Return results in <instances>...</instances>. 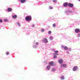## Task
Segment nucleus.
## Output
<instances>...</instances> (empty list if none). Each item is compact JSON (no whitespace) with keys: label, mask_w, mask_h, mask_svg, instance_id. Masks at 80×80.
<instances>
[{"label":"nucleus","mask_w":80,"mask_h":80,"mask_svg":"<svg viewBox=\"0 0 80 80\" xmlns=\"http://www.w3.org/2000/svg\"><path fill=\"white\" fill-rule=\"evenodd\" d=\"M53 58H57V56L55 55V56H54Z\"/></svg>","instance_id":"a878e982"},{"label":"nucleus","mask_w":80,"mask_h":80,"mask_svg":"<svg viewBox=\"0 0 80 80\" xmlns=\"http://www.w3.org/2000/svg\"><path fill=\"white\" fill-rule=\"evenodd\" d=\"M59 63H60V60H59Z\"/></svg>","instance_id":"2f4dec72"},{"label":"nucleus","mask_w":80,"mask_h":80,"mask_svg":"<svg viewBox=\"0 0 80 80\" xmlns=\"http://www.w3.org/2000/svg\"><path fill=\"white\" fill-rule=\"evenodd\" d=\"M52 33V32L50 31H49L48 32V33L49 34H50V33Z\"/></svg>","instance_id":"393cba45"},{"label":"nucleus","mask_w":80,"mask_h":80,"mask_svg":"<svg viewBox=\"0 0 80 80\" xmlns=\"http://www.w3.org/2000/svg\"><path fill=\"white\" fill-rule=\"evenodd\" d=\"M77 68H78L77 66H74L72 69V70L74 71H76L77 70Z\"/></svg>","instance_id":"39448f33"},{"label":"nucleus","mask_w":80,"mask_h":80,"mask_svg":"<svg viewBox=\"0 0 80 80\" xmlns=\"http://www.w3.org/2000/svg\"><path fill=\"white\" fill-rule=\"evenodd\" d=\"M36 45H38V42H37L36 43Z\"/></svg>","instance_id":"c756f323"},{"label":"nucleus","mask_w":80,"mask_h":80,"mask_svg":"<svg viewBox=\"0 0 80 80\" xmlns=\"http://www.w3.org/2000/svg\"><path fill=\"white\" fill-rule=\"evenodd\" d=\"M12 10V9L10 8H8L7 9L8 12H11Z\"/></svg>","instance_id":"1a4fd4ad"},{"label":"nucleus","mask_w":80,"mask_h":80,"mask_svg":"<svg viewBox=\"0 0 80 80\" xmlns=\"http://www.w3.org/2000/svg\"><path fill=\"white\" fill-rule=\"evenodd\" d=\"M64 50H68V48L67 46H65L64 47Z\"/></svg>","instance_id":"f8f14e48"},{"label":"nucleus","mask_w":80,"mask_h":80,"mask_svg":"<svg viewBox=\"0 0 80 80\" xmlns=\"http://www.w3.org/2000/svg\"><path fill=\"white\" fill-rule=\"evenodd\" d=\"M52 26L53 27H56V24H55V23H54L52 25Z\"/></svg>","instance_id":"dca6fc26"},{"label":"nucleus","mask_w":80,"mask_h":80,"mask_svg":"<svg viewBox=\"0 0 80 80\" xmlns=\"http://www.w3.org/2000/svg\"><path fill=\"white\" fill-rule=\"evenodd\" d=\"M17 25H18V26H19V27H20V24H19V23L18 22L17 23Z\"/></svg>","instance_id":"5701e85b"},{"label":"nucleus","mask_w":80,"mask_h":80,"mask_svg":"<svg viewBox=\"0 0 80 80\" xmlns=\"http://www.w3.org/2000/svg\"><path fill=\"white\" fill-rule=\"evenodd\" d=\"M52 72H54L55 70V69L53 68H52Z\"/></svg>","instance_id":"6ab92c4d"},{"label":"nucleus","mask_w":80,"mask_h":80,"mask_svg":"<svg viewBox=\"0 0 80 80\" xmlns=\"http://www.w3.org/2000/svg\"><path fill=\"white\" fill-rule=\"evenodd\" d=\"M78 36L79 37H80V35L79 34H78Z\"/></svg>","instance_id":"473e14b6"},{"label":"nucleus","mask_w":80,"mask_h":80,"mask_svg":"<svg viewBox=\"0 0 80 80\" xmlns=\"http://www.w3.org/2000/svg\"><path fill=\"white\" fill-rule=\"evenodd\" d=\"M49 65L52 66H55V65H56V64L55 63H54L53 62L51 61L49 62Z\"/></svg>","instance_id":"f03ea898"},{"label":"nucleus","mask_w":80,"mask_h":80,"mask_svg":"<svg viewBox=\"0 0 80 80\" xmlns=\"http://www.w3.org/2000/svg\"><path fill=\"white\" fill-rule=\"evenodd\" d=\"M6 55H9V52H6Z\"/></svg>","instance_id":"bb28decb"},{"label":"nucleus","mask_w":80,"mask_h":80,"mask_svg":"<svg viewBox=\"0 0 80 80\" xmlns=\"http://www.w3.org/2000/svg\"><path fill=\"white\" fill-rule=\"evenodd\" d=\"M43 42H44V43H48V40H47V39L45 38L43 39Z\"/></svg>","instance_id":"0eeeda50"},{"label":"nucleus","mask_w":80,"mask_h":80,"mask_svg":"<svg viewBox=\"0 0 80 80\" xmlns=\"http://www.w3.org/2000/svg\"><path fill=\"white\" fill-rule=\"evenodd\" d=\"M49 9H52L53 8L52 7H50L49 8Z\"/></svg>","instance_id":"cd10ccee"},{"label":"nucleus","mask_w":80,"mask_h":80,"mask_svg":"<svg viewBox=\"0 0 80 80\" xmlns=\"http://www.w3.org/2000/svg\"><path fill=\"white\" fill-rule=\"evenodd\" d=\"M61 47H62V48H63V46H62Z\"/></svg>","instance_id":"72a5a7b5"},{"label":"nucleus","mask_w":80,"mask_h":80,"mask_svg":"<svg viewBox=\"0 0 80 80\" xmlns=\"http://www.w3.org/2000/svg\"><path fill=\"white\" fill-rule=\"evenodd\" d=\"M75 33H79L80 30L79 28H77L75 30Z\"/></svg>","instance_id":"423d86ee"},{"label":"nucleus","mask_w":80,"mask_h":80,"mask_svg":"<svg viewBox=\"0 0 80 80\" xmlns=\"http://www.w3.org/2000/svg\"><path fill=\"white\" fill-rule=\"evenodd\" d=\"M68 6L69 7H71V8H72V7H73V4L71 3H69L68 4Z\"/></svg>","instance_id":"20e7f679"},{"label":"nucleus","mask_w":80,"mask_h":80,"mask_svg":"<svg viewBox=\"0 0 80 80\" xmlns=\"http://www.w3.org/2000/svg\"><path fill=\"white\" fill-rule=\"evenodd\" d=\"M64 77L63 76H62V77H61V80H64Z\"/></svg>","instance_id":"f3484780"},{"label":"nucleus","mask_w":80,"mask_h":80,"mask_svg":"<svg viewBox=\"0 0 80 80\" xmlns=\"http://www.w3.org/2000/svg\"><path fill=\"white\" fill-rule=\"evenodd\" d=\"M55 53H58V51H54Z\"/></svg>","instance_id":"4be33fe9"},{"label":"nucleus","mask_w":80,"mask_h":80,"mask_svg":"<svg viewBox=\"0 0 80 80\" xmlns=\"http://www.w3.org/2000/svg\"><path fill=\"white\" fill-rule=\"evenodd\" d=\"M63 63V60L62 59H60V63Z\"/></svg>","instance_id":"a211bd4d"},{"label":"nucleus","mask_w":80,"mask_h":80,"mask_svg":"<svg viewBox=\"0 0 80 80\" xmlns=\"http://www.w3.org/2000/svg\"><path fill=\"white\" fill-rule=\"evenodd\" d=\"M17 16L16 15H14V16H12V17L13 18L15 19V18H17Z\"/></svg>","instance_id":"9b49d317"},{"label":"nucleus","mask_w":80,"mask_h":80,"mask_svg":"<svg viewBox=\"0 0 80 80\" xmlns=\"http://www.w3.org/2000/svg\"><path fill=\"white\" fill-rule=\"evenodd\" d=\"M25 20L26 21H30L32 20V16H27L25 18Z\"/></svg>","instance_id":"f257e3e1"},{"label":"nucleus","mask_w":80,"mask_h":80,"mask_svg":"<svg viewBox=\"0 0 80 80\" xmlns=\"http://www.w3.org/2000/svg\"><path fill=\"white\" fill-rule=\"evenodd\" d=\"M61 67L62 68H66L67 67V65L64 64H61Z\"/></svg>","instance_id":"7ed1b4c3"},{"label":"nucleus","mask_w":80,"mask_h":80,"mask_svg":"<svg viewBox=\"0 0 80 80\" xmlns=\"http://www.w3.org/2000/svg\"><path fill=\"white\" fill-rule=\"evenodd\" d=\"M47 69L48 70H49L50 68V67L49 66H48L47 67Z\"/></svg>","instance_id":"ddd939ff"},{"label":"nucleus","mask_w":80,"mask_h":80,"mask_svg":"<svg viewBox=\"0 0 80 80\" xmlns=\"http://www.w3.org/2000/svg\"><path fill=\"white\" fill-rule=\"evenodd\" d=\"M4 22H7L8 21L7 19H5L4 20Z\"/></svg>","instance_id":"4468645a"},{"label":"nucleus","mask_w":80,"mask_h":80,"mask_svg":"<svg viewBox=\"0 0 80 80\" xmlns=\"http://www.w3.org/2000/svg\"><path fill=\"white\" fill-rule=\"evenodd\" d=\"M79 0V1H80V0Z\"/></svg>","instance_id":"f704fd0d"},{"label":"nucleus","mask_w":80,"mask_h":80,"mask_svg":"<svg viewBox=\"0 0 80 80\" xmlns=\"http://www.w3.org/2000/svg\"><path fill=\"white\" fill-rule=\"evenodd\" d=\"M44 31H45V30L44 29H42V30H41V32H44Z\"/></svg>","instance_id":"b1692460"},{"label":"nucleus","mask_w":80,"mask_h":80,"mask_svg":"<svg viewBox=\"0 0 80 80\" xmlns=\"http://www.w3.org/2000/svg\"><path fill=\"white\" fill-rule=\"evenodd\" d=\"M49 38L50 40H53V37L51 36Z\"/></svg>","instance_id":"aec40b11"},{"label":"nucleus","mask_w":80,"mask_h":80,"mask_svg":"<svg viewBox=\"0 0 80 80\" xmlns=\"http://www.w3.org/2000/svg\"><path fill=\"white\" fill-rule=\"evenodd\" d=\"M64 6L65 7H68V3L65 2L63 4Z\"/></svg>","instance_id":"6e6552de"},{"label":"nucleus","mask_w":80,"mask_h":80,"mask_svg":"<svg viewBox=\"0 0 80 80\" xmlns=\"http://www.w3.org/2000/svg\"><path fill=\"white\" fill-rule=\"evenodd\" d=\"M35 26V25L34 24H33L32 26V27H34V26Z\"/></svg>","instance_id":"7c9ffc66"},{"label":"nucleus","mask_w":80,"mask_h":80,"mask_svg":"<svg viewBox=\"0 0 80 80\" xmlns=\"http://www.w3.org/2000/svg\"><path fill=\"white\" fill-rule=\"evenodd\" d=\"M58 55V53H56L55 52V53H53V55Z\"/></svg>","instance_id":"2eb2a0df"},{"label":"nucleus","mask_w":80,"mask_h":80,"mask_svg":"<svg viewBox=\"0 0 80 80\" xmlns=\"http://www.w3.org/2000/svg\"><path fill=\"white\" fill-rule=\"evenodd\" d=\"M21 3H25L26 0H20Z\"/></svg>","instance_id":"9d476101"},{"label":"nucleus","mask_w":80,"mask_h":80,"mask_svg":"<svg viewBox=\"0 0 80 80\" xmlns=\"http://www.w3.org/2000/svg\"><path fill=\"white\" fill-rule=\"evenodd\" d=\"M53 2L56 3V2H57V1L56 0H53Z\"/></svg>","instance_id":"412c9836"},{"label":"nucleus","mask_w":80,"mask_h":80,"mask_svg":"<svg viewBox=\"0 0 80 80\" xmlns=\"http://www.w3.org/2000/svg\"><path fill=\"white\" fill-rule=\"evenodd\" d=\"M0 22H2V20L0 19Z\"/></svg>","instance_id":"c85d7f7f"}]
</instances>
